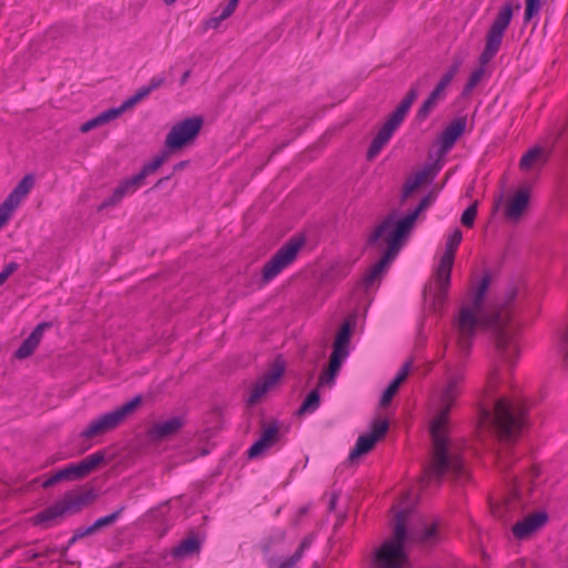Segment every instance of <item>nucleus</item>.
<instances>
[{
	"instance_id": "f257e3e1",
	"label": "nucleus",
	"mask_w": 568,
	"mask_h": 568,
	"mask_svg": "<svg viewBox=\"0 0 568 568\" xmlns=\"http://www.w3.org/2000/svg\"><path fill=\"white\" fill-rule=\"evenodd\" d=\"M491 283V274L485 272L475 288L471 305L460 308L458 318V346L462 352L468 353L471 347V338L476 327L489 328L494 333L495 346L499 355L513 366L519 356L516 338L520 332V325L514 323L511 315L505 305V310L494 313H483V305L488 287Z\"/></svg>"
},
{
	"instance_id": "f03ea898",
	"label": "nucleus",
	"mask_w": 568,
	"mask_h": 568,
	"mask_svg": "<svg viewBox=\"0 0 568 568\" xmlns=\"http://www.w3.org/2000/svg\"><path fill=\"white\" fill-rule=\"evenodd\" d=\"M460 394L462 388L448 384L440 393L439 410L429 426L433 453L430 462L424 466L423 481L426 485L442 484L446 475L463 479L467 474L462 456L450 453L448 438L449 414Z\"/></svg>"
},
{
	"instance_id": "7ed1b4c3",
	"label": "nucleus",
	"mask_w": 568,
	"mask_h": 568,
	"mask_svg": "<svg viewBox=\"0 0 568 568\" xmlns=\"http://www.w3.org/2000/svg\"><path fill=\"white\" fill-rule=\"evenodd\" d=\"M408 510H400L396 515V524L393 537L383 542L374 556V568H405L408 562V554L405 550L407 541L426 544L436 539L437 526L435 524L425 527L422 531L408 532L406 521Z\"/></svg>"
},
{
	"instance_id": "20e7f679",
	"label": "nucleus",
	"mask_w": 568,
	"mask_h": 568,
	"mask_svg": "<svg viewBox=\"0 0 568 568\" xmlns=\"http://www.w3.org/2000/svg\"><path fill=\"white\" fill-rule=\"evenodd\" d=\"M528 410L524 399L501 396L494 399V412L488 407L480 408L479 420L489 426L499 440L513 444L528 424Z\"/></svg>"
},
{
	"instance_id": "39448f33",
	"label": "nucleus",
	"mask_w": 568,
	"mask_h": 568,
	"mask_svg": "<svg viewBox=\"0 0 568 568\" xmlns=\"http://www.w3.org/2000/svg\"><path fill=\"white\" fill-rule=\"evenodd\" d=\"M519 9L520 3L518 1L516 3H513V1H506L499 8L495 19L493 20V23L486 32L485 45L478 57L479 67L470 73L466 84L463 88L464 97L470 94L483 79L485 74V65H487L500 50L505 32L513 20L514 12L515 10Z\"/></svg>"
},
{
	"instance_id": "423d86ee",
	"label": "nucleus",
	"mask_w": 568,
	"mask_h": 568,
	"mask_svg": "<svg viewBox=\"0 0 568 568\" xmlns=\"http://www.w3.org/2000/svg\"><path fill=\"white\" fill-rule=\"evenodd\" d=\"M436 199V192L429 191L418 203V205L408 212L405 216L396 219L395 213H389L381 224L367 237L366 245L375 246L378 240L384 236L385 233L392 235L400 243L405 244L412 230L414 229L415 222L419 214L427 210Z\"/></svg>"
},
{
	"instance_id": "0eeeda50",
	"label": "nucleus",
	"mask_w": 568,
	"mask_h": 568,
	"mask_svg": "<svg viewBox=\"0 0 568 568\" xmlns=\"http://www.w3.org/2000/svg\"><path fill=\"white\" fill-rule=\"evenodd\" d=\"M305 244L303 235L292 236L275 254L264 264L261 281L263 284L275 278L285 267L291 265L297 257L298 252Z\"/></svg>"
},
{
	"instance_id": "6e6552de",
	"label": "nucleus",
	"mask_w": 568,
	"mask_h": 568,
	"mask_svg": "<svg viewBox=\"0 0 568 568\" xmlns=\"http://www.w3.org/2000/svg\"><path fill=\"white\" fill-rule=\"evenodd\" d=\"M105 460L104 450H98L79 463L68 464L59 469L42 484L43 488L54 486L60 481H75L85 478Z\"/></svg>"
},
{
	"instance_id": "1a4fd4ad",
	"label": "nucleus",
	"mask_w": 568,
	"mask_h": 568,
	"mask_svg": "<svg viewBox=\"0 0 568 568\" xmlns=\"http://www.w3.org/2000/svg\"><path fill=\"white\" fill-rule=\"evenodd\" d=\"M202 116L186 118L172 126L165 138V146L171 150H181L192 143L203 126Z\"/></svg>"
},
{
	"instance_id": "9d476101",
	"label": "nucleus",
	"mask_w": 568,
	"mask_h": 568,
	"mask_svg": "<svg viewBox=\"0 0 568 568\" xmlns=\"http://www.w3.org/2000/svg\"><path fill=\"white\" fill-rule=\"evenodd\" d=\"M385 242H386V250L384 251L381 258L371 266L366 273L364 274L362 278V284L368 288L373 286L376 280H379L383 274L386 272L390 263L394 261V258L399 253L402 246L404 245L395 237H392L388 233H385Z\"/></svg>"
},
{
	"instance_id": "9b49d317",
	"label": "nucleus",
	"mask_w": 568,
	"mask_h": 568,
	"mask_svg": "<svg viewBox=\"0 0 568 568\" xmlns=\"http://www.w3.org/2000/svg\"><path fill=\"white\" fill-rule=\"evenodd\" d=\"M389 423L386 418H378L373 422L371 432L361 435L348 455L351 463L368 454L374 449L377 442L384 438L388 432Z\"/></svg>"
},
{
	"instance_id": "f8f14e48",
	"label": "nucleus",
	"mask_w": 568,
	"mask_h": 568,
	"mask_svg": "<svg viewBox=\"0 0 568 568\" xmlns=\"http://www.w3.org/2000/svg\"><path fill=\"white\" fill-rule=\"evenodd\" d=\"M405 119L406 115L396 110L388 114L386 121L381 126L367 149L366 159L368 161H373L381 153L383 148L389 142Z\"/></svg>"
},
{
	"instance_id": "ddd939ff",
	"label": "nucleus",
	"mask_w": 568,
	"mask_h": 568,
	"mask_svg": "<svg viewBox=\"0 0 568 568\" xmlns=\"http://www.w3.org/2000/svg\"><path fill=\"white\" fill-rule=\"evenodd\" d=\"M405 119L406 115L396 110L388 114L386 121L381 126L367 149L366 159L368 161H373L381 153L383 148L389 142Z\"/></svg>"
},
{
	"instance_id": "4468645a",
	"label": "nucleus",
	"mask_w": 568,
	"mask_h": 568,
	"mask_svg": "<svg viewBox=\"0 0 568 568\" xmlns=\"http://www.w3.org/2000/svg\"><path fill=\"white\" fill-rule=\"evenodd\" d=\"M285 372V362L281 356H277L272 364V367L266 372L261 379L254 383L251 387L250 395L246 398V405L252 407L256 405L267 390L274 385Z\"/></svg>"
},
{
	"instance_id": "2eb2a0df",
	"label": "nucleus",
	"mask_w": 568,
	"mask_h": 568,
	"mask_svg": "<svg viewBox=\"0 0 568 568\" xmlns=\"http://www.w3.org/2000/svg\"><path fill=\"white\" fill-rule=\"evenodd\" d=\"M98 497L97 490L90 487L85 490L67 491L60 500L65 516H72L81 513L85 507L90 506Z\"/></svg>"
},
{
	"instance_id": "dca6fc26",
	"label": "nucleus",
	"mask_w": 568,
	"mask_h": 568,
	"mask_svg": "<svg viewBox=\"0 0 568 568\" xmlns=\"http://www.w3.org/2000/svg\"><path fill=\"white\" fill-rule=\"evenodd\" d=\"M261 428L260 438L246 452L250 459L258 457L264 450L280 440V425L276 419L270 423L262 420Z\"/></svg>"
},
{
	"instance_id": "f3484780",
	"label": "nucleus",
	"mask_w": 568,
	"mask_h": 568,
	"mask_svg": "<svg viewBox=\"0 0 568 568\" xmlns=\"http://www.w3.org/2000/svg\"><path fill=\"white\" fill-rule=\"evenodd\" d=\"M467 125V118L466 115L457 116L453 119L448 125L442 131V133L438 136L437 143H438V153L440 155H445L448 153L456 142L459 140V138L464 134L466 131Z\"/></svg>"
},
{
	"instance_id": "a211bd4d",
	"label": "nucleus",
	"mask_w": 568,
	"mask_h": 568,
	"mask_svg": "<svg viewBox=\"0 0 568 568\" xmlns=\"http://www.w3.org/2000/svg\"><path fill=\"white\" fill-rule=\"evenodd\" d=\"M143 181L139 173L122 180L112 194L99 204L98 211L101 212L108 207L115 206L126 194L135 192L143 184Z\"/></svg>"
},
{
	"instance_id": "6ab92c4d",
	"label": "nucleus",
	"mask_w": 568,
	"mask_h": 568,
	"mask_svg": "<svg viewBox=\"0 0 568 568\" xmlns=\"http://www.w3.org/2000/svg\"><path fill=\"white\" fill-rule=\"evenodd\" d=\"M548 520V515L545 511H536L526 516L523 520L517 521L513 528V535L524 540L530 537L535 531L541 528Z\"/></svg>"
},
{
	"instance_id": "aec40b11",
	"label": "nucleus",
	"mask_w": 568,
	"mask_h": 568,
	"mask_svg": "<svg viewBox=\"0 0 568 568\" xmlns=\"http://www.w3.org/2000/svg\"><path fill=\"white\" fill-rule=\"evenodd\" d=\"M185 425L182 416H174L163 422L154 423L148 429V436L152 442H162L178 434Z\"/></svg>"
},
{
	"instance_id": "412c9836",
	"label": "nucleus",
	"mask_w": 568,
	"mask_h": 568,
	"mask_svg": "<svg viewBox=\"0 0 568 568\" xmlns=\"http://www.w3.org/2000/svg\"><path fill=\"white\" fill-rule=\"evenodd\" d=\"M463 240V233L459 229H455L454 232L448 236L446 241V248L440 257V262L437 268H440V274L444 280H447L452 274V268L455 261L457 248Z\"/></svg>"
},
{
	"instance_id": "4be33fe9",
	"label": "nucleus",
	"mask_w": 568,
	"mask_h": 568,
	"mask_svg": "<svg viewBox=\"0 0 568 568\" xmlns=\"http://www.w3.org/2000/svg\"><path fill=\"white\" fill-rule=\"evenodd\" d=\"M355 323L351 320H346L339 326L334 342H333V351L331 356L337 357L339 359H345L349 353V343L353 334Z\"/></svg>"
},
{
	"instance_id": "5701e85b",
	"label": "nucleus",
	"mask_w": 568,
	"mask_h": 568,
	"mask_svg": "<svg viewBox=\"0 0 568 568\" xmlns=\"http://www.w3.org/2000/svg\"><path fill=\"white\" fill-rule=\"evenodd\" d=\"M203 540L194 530H190L187 536L170 550V555L175 560H182L186 557L200 554Z\"/></svg>"
},
{
	"instance_id": "b1692460",
	"label": "nucleus",
	"mask_w": 568,
	"mask_h": 568,
	"mask_svg": "<svg viewBox=\"0 0 568 568\" xmlns=\"http://www.w3.org/2000/svg\"><path fill=\"white\" fill-rule=\"evenodd\" d=\"M52 324L50 322L39 323L31 332V334L21 343L19 348L14 352V358L26 359L30 357L39 346L44 331L50 328Z\"/></svg>"
},
{
	"instance_id": "393cba45",
	"label": "nucleus",
	"mask_w": 568,
	"mask_h": 568,
	"mask_svg": "<svg viewBox=\"0 0 568 568\" xmlns=\"http://www.w3.org/2000/svg\"><path fill=\"white\" fill-rule=\"evenodd\" d=\"M530 200V191L528 187L519 189L513 196L508 199L505 216L509 221H518L526 209L528 207Z\"/></svg>"
},
{
	"instance_id": "a878e982",
	"label": "nucleus",
	"mask_w": 568,
	"mask_h": 568,
	"mask_svg": "<svg viewBox=\"0 0 568 568\" xmlns=\"http://www.w3.org/2000/svg\"><path fill=\"white\" fill-rule=\"evenodd\" d=\"M65 517V513L62 508L60 500H57L53 505L42 509L32 517V524L42 528H50L59 524Z\"/></svg>"
},
{
	"instance_id": "bb28decb",
	"label": "nucleus",
	"mask_w": 568,
	"mask_h": 568,
	"mask_svg": "<svg viewBox=\"0 0 568 568\" xmlns=\"http://www.w3.org/2000/svg\"><path fill=\"white\" fill-rule=\"evenodd\" d=\"M410 368H412V361L408 359L403 364V366L397 372L396 376L390 381V383L384 389V392L381 396V399H379V405L382 407H386L390 404L394 396L398 392L400 385L406 381Z\"/></svg>"
},
{
	"instance_id": "cd10ccee",
	"label": "nucleus",
	"mask_w": 568,
	"mask_h": 568,
	"mask_svg": "<svg viewBox=\"0 0 568 568\" xmlns=\"http://www.w3.org/2000/svg\"><path fill=\"white\" fill-rule=\"evenodd\" d=\"M444 97L445 93L435 87V89L429 93L427 99L418 108L415 116L416 121L424 122L429 116L430 112L436 106L437 102L444 99Z\"/></svg>"
},
{
	"instance_id": "c85d7f7f",
	"label": "nucleus",
	"mask_w": 568,
	"mask_h": 568,
	"mask_svg": "<svg viewBox=\"0 0 568 568\" xmlns=\"http://www.w3.org/2000/svg\"><path fill=\"white\" fill-rule=\"evenodd\" d=\"M142 403L143 396L139 394L113 410L122 424L129 416L136 412V409L142 405Z\"/></svg>"
},
{
	"instance_id": "c756f323",
	"label": "nucleus",
	"mask_w": 568,
	"mask_h": 568,
	"mask_svg": "<svg viewBox=\"0 0 568 568\" xmlns=\"http://www.w3.org/2000/svg\"><path fill=\"white\" fill-rule=\"evenodd\" d=\"M343 362V359L329 355L327 367L320 376V385L334 383Z\"/></svg>"
},
{
	"instance_id": "7c9ffc66",
	"label": "nucleus",
	"mask_w": 568,
	"mask_h": 568,
	"mask_svg": "<svg viewBox=\"0 0 568 568\" xmlns=\"http://www.w3.org/2000/svg\"><path fill=\"white\" fill-rule=\"evenodd\" d=\"M321 404V395L317 388L312 389L306 397L303 399L300 408L296 412L297 416H303L305 414H311L315 412Z\"/></svg>"
},
{
	"instance_id": "2f4dec72",
	"label": "nucleus",
	"mask_w": 568,
	"mask_h": 568,
	"mask_svg": "<svg viewBox=\"0 0 568 568\" xmlns=\"http://www.w3.org/2000/svg\"><path fill=\"white\" fill-rule=\"evenodd\" d=\"M285 538V531L280 530L276 535L267 537L261 545L262 552L266 556V564L268 567L276 565V558L268 556L272 551L274 544L281 542Z\"/></svg>"
},
{
	"instance_id": "473e14b6",
	"label": "nucleus",
	"mask_w": 568,
	"mask_h": 568,
	"mask_svg": "<svg viewBox=\"0 0 568 568\" xmlns=\"http://www.w3.org/2000/svg\"><path fill=\"white\" fill-rule=\"evenodd\" d=\"M418 94H419V91H418L417 84L416 83L412 84L410 88L408 89V91L406 92L405 97L402 99V101L395 108V110L407 116V114H408L413 103L416 101Z\"/></svg>"
},
{
	"instance_id": "72a5a7b5",
	"label": "nucleus",
	"mask_w": 568,
	"mask_h": 568,
	"mask_svg": "<svg viewBox=\"0 0 568 568\" xmlns=\"http://www.w3.org/2000/svg\"><path fill=\"white\" fill-rule=\"evenodd\" d=\"M450 276H452V274H449L447 280H444L440 274V268H437V271H436L437 290L435 292L434 303L442 305L446 302L448 287L450 284Z\"/></svg>"
},
{
	"instance_id": "f704fd0d",
	"label": "nucleus",
	"mask_w": 568,
	"mask_h": 568,
	"mask_svg": "<svg viewBox=\"0 0 568 568\" xmlns=\"http://www.w3.org/2000/svg\"><path fill=\"white\" fill-rule=\"evenodd\" d=\"M544 154V149L541 146H534L528 150L519 161V168L523 171H529L534 163L538 161Z\"/></svg>"
},
{
	"instance_id": "c9c22d12",
	"label": "nucleus",
	"mask_w": 568,
	"mask_h": 568,
	"mask_svg": "<svg viewBox=\"0 0 568 568\" xmlns=\"http://www.w3.org/2000/svg\"><path fill=\"white\" fill-rule=\"evenodd\" d=\"M34 178L32 174H27L22 180L14 186L11 193L18 199L22 200L33 187Z\"/></svg>"
},
{
	"instance_id": "e433bc0d",
	"label": "nucleus",
	"mask_w": 568,
	"mask_h": 568,
	"mask_svg": "<svg viewBox=\"0 0 568 568\" xmlns=\"http://www.w3.org/2000/svg\"><path fill=\"white\" fill-rule=\"evenodd\" d=\"M349 273V266L345 264L332 265L325 273V277L331 282H339L344 280Z\"/></svg>"
},
{
	"instance_id": "4c0bfd02",
	"label": "nucleus",
	"mask_w": 568,
	"mask_h": 568,
	"mask_svg": "<svg viewBox=\"0 0 568 568\" xmlns=\"http://www.w3.org/2000/svg\"><path fill=\"white\" fill-rule=\"evenodd\" d=\"M102 434H105V430L103 429L102 423L100 422L99 417L93 419L85 429H83L80 434L82 438L91 439L93 437L100 436Z\"/></svg>"
},
{
	"instance_id": "58836bf2",
	"label": "nucleus",
	"mask_w": 568,
	"mask_h": 568,
	"mask_svg": "<svg viewBox=\"0 0 568 568\" xmlns=\"http://www.w3.org/2000/svg\"><path fill=\"white\" fill-rule=\"evenodd\" d=\"M125 509H126V505L121 504L118 506V508L113 513L98 518L97 523L100 525L101 529L104 527L111 526L121 517V515L125 511Z\"/></svg>"
},
{
	"instance_id": "ea45409f",
	"label": "nucleus",
	"mask_w": 568,
	"mask_h": 568,
	"mask_svg": "<svg viewBox=\"0 0 568 568\" xmlns=\"http://www.w3.org/2000/svg\"><path fill=\"white\" fill-rule=\"evenodd\" d=\"M99 419L102 423V426H103V429L105 430V433H109L121 425V422L118 418L114 410L99 416Z\"/></svg>"
},
{
	"instance_id": "a19ab883",
	"label": "nucleus",
	"mask_w": 568,
	"mask_h": 568,
	"mask_svg": "<svg viewBox=\"0 0 568 568\" xmlns=\"http://www.w3.org/2000/svg\"><path fill=\"white\" fill-rule=\"evenodd\" d=\"M477 205H478V202L475 201L462 214L460 223L467 229H470L474 226V223H475V220L477 216Z\"/></svg>"
},
{
	"instance_id": "79ce46f5",
	"label": "nucleus",
	"mask_w": 568,
	"mask_h": 568,
	"mask_svg": "<svg viewBox=\"0 0 568 568\" xmlns=\"http://www.w3.org/2000/svg\"><path fill=\"white\" fill-rule=\"evenodd\" d=\"M541 8V0H525L524 22L528 23L538 14Z\"/></svg>"
},
{
	"instance_id": "37998d69",
	"label": "nucleus",
	"mask_w": 568,
	"mask_h": 568,
	"mask_svg": "<svg viewBox=\"0 0 568 568\" xmlns=\"http://www.w3.org/2000/svg\"><path fill=\"white\" fill-rule=\"evenodd\" d=\"M459 64L454 63L448 68V70L443 74L439 82L437 83L436 88L445 93V89L449 85V83L455 78L457 71H458Z\"/></svg>"
},
{
	"instance_id": "c03bdc74",
	"label": "nucleus",
	"mask_w": 568,
	"mask_h": 568,
	"mask_svg": "<svg viewBox=\"0 0 568 568\" xmlns=\"http://www.w3.org/2000/svg\"><path fill=\"white\" fill-rule=\"evenodd\" d=\"M435 176V172H432V168L428 166V168H425L420 171H417L413 176L412 179L414 180V182L420 186L425 183H428V182H432L433 179Z\"/></svg>"
},
{
	"instance_id": "a18cd8bd",
	"label": "nucleus",
	"mask_w": 568,
	"mask_h": 568,
	"mask_svg": "<svg viewBox=\"0 0 568 568\" xmlns=\"http://www.w3.org/2000/svg\"><path fill=\"white\" fill-rule=\"evenodd\" d=\"M464 382V373L460 367L456 369H448L447 371V383L448 385H452L457 388H462V384Z\"/></svg>"
},
{
	"instance_id": "49530a36",
	"label": "nucleus",
	"mask_w": 568,
	"mask_h": 568,
	"mask_svg": "<svg viewBox=\"0 0 568 568\" xmlns=\"http://www.w3.org/2000/svg\"><path fill=\"white\" fill-rule=\"evenodd\" d=\"M162 164L163 162H161V160L158 156H154L152 161L145 163L141 168L139 174L144 180L146 176L154 173Z\"/></svg>"
},
{
	"instance_id": "de8ad7c7",
	"label": "nucleus",
	"mask_w": 568,
	"mask_h": 568,
	"mask_svg": "<svg viewBox=\"0 0 568 568\" xmlns=\"http://www.w3.org/2000/svg\"><path fill=\"white\" fill-rule=\"evenodd\" d=\"M149 94L146 93V90H144L142 87L129 99H126L122 104L121 108H124V111L134 106L136 103L142 101L144 98H146Z\"/></svg>"
},
{
	"instance_id": "09e8293b",
	"label": "nucleus",
	"mask_w": 568,
	"mask_h": 568,
	"mask_svg": "<svg viewBox=\"0 0 568 568\" xmlns=\"http://www.w3.org/2000/svg\"><path fill=\"white\" fill-rule=\"evenodd\" d=\"M123 112H124V108H121V105L119 108H111V109H108L104 112L100 113L98 115V119L102 125L113 119H116Z\"/></svg>"
},
{
	"instance_id": "8fccbe9b",
	"label": "nucleus",
	"mask_w": 568,
	"mask_h": 568,
	"mask_svg": "<svg viewBox=\"0 0 568 568\" xmlns=\"http://www.w3.org/2000/svg\"><path fill=\"white\" fill-rule=\"evenodd\" d=\"M217 12L214 11L213 16L204 21L205 29H217L222 21L226 20L230 16L225 14V10L222 9L221 13L215 16Z\"/></svg>"
},
{
	"instance_id": "3c124183",
	"label": "nucleus",
	"mask_w": 568,
	"mask_h": 568,
	"mask_svg": "<svg viewBox=\"0 0 568 568\" xmlns=\"http://www.w3.org/2000/svg\"><path fill=\"white\" fill-rule=\"evenodd\" d=\"M303 554L304 550L297 547L292 556L280 564L278 568H296V564L301 560Z\"/></svg>"
},
{
	"instance_id": "603ef678",
	"label": "nucleus",
	"mask_w": 568,
	"mask_h": 568,
	"mask_svg": "<svg viewBox=\"0 0 568 568\" xmlns=\"http://www.w3.org/2000/svg\"><path fill=\"white\" fill-rule=\"evenodd\" d=\"M21 200L14 196L11 192L6 200L0 204L2 210L8 211L10 214L20 204Z\"/></svg>"
},
{
	"instance_id": "864d4df0",
	"label": "nucleus",
	"mask_w": 568,
	"mask_h": 568,
	"mask_svg": "<svg viewBox=\"0 0 568 568\" xmlns=\"http://www.w3.org/2000/svg\"><path fill=\"white\" fill-rule=\"evenodd\" d=\"M165 82V78L163 75H156V77H153L149 84L148 85H144L142 87L144 90H146V93L150 94L151 92H153L154 90L159 89L160 87H162Z\"/></svg>"
},
{
	"instance_id": "5fc2aeb1",
	"label": "nucleus",
	"mask_w": 568,
	"mask_h": 568,
	"mask_svg": "<svg viewBox=\"0 0 568 568\" xmlns=\"http://www.w3.org/2000/svg\"><path fill=\"white\" fill-rule=\"evenodd\" d=\"M419 186L414 182L412 178L407 179V181L404 184L403 187V195L404 197L412 194L415 190H417Z\"/></svg>"
},
{
	"instance_id": "6e6d98bb",
	"label": "nucleus",
	"mask_w": 568,
	"mask_h": 568,
	"mask_svg": "<svg viewBox=\"0 0 568 568\" xmlns=\"http://www.w3.org/2000/svg\"><path fill=\"white\" fill-rule=\"evenodd\" d=\"M419 186L414 182L412 178L407 179V181L404 184L403 187V195L404 197L412 194L415 190H417Z\"/></svg>"
},
{
	"instance_id": "4d7b16f0",
	"label": "nucleus",
	"mask_w": 568,
	"mask_h": 568,
	"mask_svg": "<svg viewBox=\"0 0 568 568\" xmlns=\"http://www.w3.org/2000/svg\"><path fill=\"white\" fill-rule=\"evenodd\" d=\"M100 125H101V123H100L98 116H95V118L87 121L85 123H83L82 126H81V131L82 132H88V131H90V130H92V129H94L97 126H100Z\"/></svg>"
},
{
	"instance_id": "13d9d810",
	"label": "nucleus",
	"mask_w": 568,
	"mask_h": 568,
	"mask_svg": "<svg viewBox=\"0 0 568 568\" xmlns=\"http://www.w3.org/2000/svg\"><path fill=\"white\" fill-rule=\"evenodd\" d=\"M19 267V264L16 263V262H10L8 263L3 270L1 271V273H4V277L8 280V277L14 273Z\"/></svg>"
},
{
	"instance_id": "bf43d9fd",
	"label": "nucleus",
	"mask_w": 568,
	"mask_h": 568,
	"mask_svg": "<svg viewBox=\"0 0 568 568\" xmlns=\"http://www.w3.org/2000/svg\"><path fill=\"white\" fill-rule=\"evenodd\" d=\"M74 531H75V538H80V539H82L87 536L93 535L92 530L90 529V526L89 527H80V528L75 529Z\"/></svg>"
},
{
	"instance_id": "052dcab7",
	"label": "nucleus",
	"mask_w": 568,
	"mask_h": 568,
	"mask_svg": "<svg viewBox=\"0 0 568 568\" xmlns=\"http://www.w3.org/2000/svg\"><path fill=\"white\" fill-rule=\"evenodd\" d=\"M239 4V0H229L227 4L223 8L226 16H232Z\"/></svg>"
},
{
	"instance_id": "680f3d73",
	"label": "nucleus",
	"mask_w": 568,
	"mask_h": 568,
	"mask_svg": "<svg viewBox=\"0 0 568 568\" xmlns=\"http://www.w3.org/2000/svg\"><path fill=\"white\" fill-rule=\"evenodd\" d=\"M55 552H58V548L57 547H47L42 551H39V555H40V558H42V557L43 558H49L50 556H52Z\"/></svg>"
},
{
	"instance_id": "e2e57ef3",
	"label": "nucleus",
	"mask_w": 568,
	"mask_h": 568,
	"mask_svg": "<svg viewBox=\"0 0 568 568\" xmlns=\"http://www.w3.org/2000/svg\"><path fill=\"white\" fill-rule=\"evenodd\" d=\"M174 151L175 150H171L165 146V149H163L156 156L161 160V162L164 163L169 159L170 154Z\"/></svg>"
},
{
	"instance_id": "0e129e2a",
	"label": "nucleus",
	"mask_w": 568,
	"mask_h": 568,
	"mask_svg": "<svg viewBox=\"0 0 568 568\" xmlns=\"http://www.w3.org/2000/svg\"><path fill=\"white\" fill-rule=\"evenodd\" d=\"M497 466L500 470L503 471H506L509 467V464L508 462L506 460V457H503V456H498V459H497Z\"/></svg>"
},
{
	"instance_id": "69168bd1",
	"label": "nucleus",
	"mask_w": 568,
	"mask_h": 568,
	"mask_svg": "<svg viewBox=\"0 0 568 568\" xmlns=\"http://www.w3.org/2000/svg\"><path fill=\"white\" fill-rule=\"evenodd\" d=\"M11 214L8 211L2 210L0 206V229L8 222Z\"/></svg>"
},
{
	"instance_id": "338daca9",
	"label": "nucleus",
	"mask_w": 568,
	"mask_h": 568,
	"mask_svg": "<svg viewBox=\"0 0 568 568\" xmlns=\"http://www.w3.org/2000/svg\"><path fill=\"white\" fill-rule=\"evenodd\" d=\"M189 163L190 162L187 160L178 162L176 164H174L172 173L174 174L178 171L184 170L189 165Z\"/></svg>"
},
{
	"instance_id": "774afa93",
	"label": "nucleus",
	"mask_w": 568,
	"mask_h": 568,
	"mask_svg": "<svg viewBox=\"0 0 568 568\" xmlns=\"http://www.w3.org/2000/svg\"><path fill=\"white\" fill-rule=\"evenodd\" d=\"M173 173L161 178L156 181V183L153 185L152 190L161 187L166 181H169L172 178Z\"/></svg>"
}]
</instances>
